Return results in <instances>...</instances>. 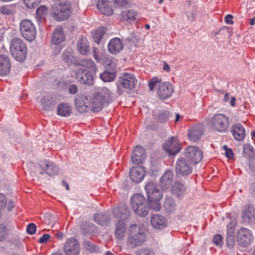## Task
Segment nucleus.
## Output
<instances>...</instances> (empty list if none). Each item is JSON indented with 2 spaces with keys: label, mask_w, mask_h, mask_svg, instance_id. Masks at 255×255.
<instances>
[{
  "label": "nucleus",
  "mask_w": 255,
  "mask_h": 255,
  "mask_svg": "<svg viewBox=\"0 0 255 255\" xmlns=\"http://www.w3.org/2000/svg\"><path fill=\"white\" fill-rule=\"evenodd\" d=\"M113 212L115 217L120 220V221L116 225V237L119 240H122L126 232V225L124 221L129 217L130 215V210L126 205H122L114 209Z\"/></svg>",
  "instance_id": "nucleus-1"
},
{
  "label": "nucleus",
  "mask_w": 255,
  "mask_h": 255,
  "mask_svg": "<svg viewBox=\"0 0 255 255\" xmlns=\"http://www.w3.org/2000/svg\"><path fill=\"white\" fill-rule=\"evenodd\" d=\"M145 240V235L143 229L137 225H132L129 228V234L127 241V246L129 248H134L141 246Z\"/></svg>",
  "instance_id": "nucleus-2"
},
{
  "label": "nucleus",
  "mask_w": 255,
  "mask_h": 255,
  "mask_svg": "<svg viewBox=\"0 0 255 255\" xmlns=\"http://www.w3.org/2000/svg\"><path fill=\"white\" fill-rule=\"evenodd\" d=\"M158 86L157 91L158 96L161 100H165L170 97L174 92L172 85L169 82L160 81L157 78H152L149 83V87L150 91Z\"/></svg>",
  "instance_id": "nucleus-3"
},
{
  "label": "nucleus",
  "mask_w": 255,
  "mask_h": 255,
  "mask_svg": "<svg viewBox=\"0 0 255 255\" xmlns=\"http://www.w3.org/2000/svg\"><path fill=\"white\" fill-rule=\"evenodd\" d=\"M130 205L134 212L141 217H145L149 213V207L145 197L135 194L130 198Z\"/></svg>",
  "instance_id": "nucleus-4"
},
{
  "label": "nucleus",
  "mask_w": 255,
  "mask_h": 255,
  "mask_svg": "<svg viewBox=\"0 0 255 255\" xmlns=\"http://www.w3.org/2000/svg\"><path fill=\"white\" fill-rule=\"evenodd\" d=\"M10 51L14 58L18 61H23L26 57V45L20 38H14L11 40L10 44Z\"/></svg>",
  "instance_id": "nucleus-5"
},
{
  "label": "nucleus",
  "mask_w": 255,
  "mask_h": 255,
  "mask_svg": "<svg viewBox=\"0 0 255 255\" xmlns=\"http://www.w3.org/2000/svg\"><path fill=\"white\" fill-rule=\"evenodd\" d=\"M19 31L22 36L31 42L36 37V29L32 21L28 19H23L19 24Z\"/></svg>",
  "instance_id": "nucleus-6"
},
{
  "label": "nucleus",
  "mask_w": 255,
  "mask_h": 255,
  "mask_svg": "<svg viewBox=\"0 0 255 255\" xmlns=\"http://www.w3.org/2000/svg\"><path fill=\"white\" fill-rule=\"evenodd\" d=\"M210 123L213 130L220 133L226 132L230 125L229 118L223 114L214 115Z\"/></svg>",
  "instance_id": "nucleus-7"
},
{
  "label": "nucleus",
  "mask_w": 255,
  "mask_h": 255,
  "mask_svg": "<svg viewBox=\"0 0 255 255\" xmlns=\"http://www.w3.org/2000/svg\"><path fill=\"white\" fill-rule=\"evenodd\" d=\"M89 108L94 112H98L102 110L106 101V93L104 92L96 93L91 97H89Z\"/></svg>",
  "instance_id": "nucleus-8"
},
{
  "label": "nucleus",
  "mask_w": 255,
  "mask_h": 255,
  "mask_svg": "<svg viewBox=\"0 0 255 255\" xmlns=\"http://www.w3.org/2000/svg\"><path fill=\"white\" fill-rule=\"evenodd\" d=\"M72 72L80 83L88 85H93L94 82L93 73L87 71L82 67H75Z\"/></svg>",
  "instance_id": "nucleus-9"
},
{
  "label": "nucleus",
  "mask_w": 255,
  "mask_h": 255,
  "mask_svg": "<svg viewBox=\"0 0 255 255\" xmlns=\"http://www.w3.org/2000/svg\"><path fill=\"white\" fill-rule=\"evenodd\" d=\"M136 83L137 80L133 74L125 73L119 78L117 84L118 91H120V88L132 90L135 88Z\"/></svg>",
  "instance_id": "nucleus-10"
},
{
  "label": "nucleus",
  "mask_w": 255,
  "mask_h": 255,
  "mask_svg": "<svg viewBox=\"0 0 255 255\" xmlns=\"http://www.w3.org/2000/svg\"><path fill=\"white\" fill-rule=\"evenodd\" d=\"M254 239L252 232L250 229L242 227L238 231L237 239L241 246H249L253 243Z\"/></svg>",
  "instance_id": "nucleus-11"
},
{
  "label": "nucleus",
  "mask_w": 255,
  "mask_h": 255,
  "mask_svg": "<svg viewBox=\"0 0 255 255\" xmlns=\"http://www.w3.org/2000/svg\"><path fill=\"white\" fill-rule=\"evenodd\" d=\"M63 251L66 255H79L80 244L75 238H69L66 240L64 244Z\"/></svg>",
  "instance_id": "nucleus-12"
},
{
  "label": "nucleus",
  "mask_w": 255,
  "mask_h": 255,
  "mask_svg": "<svg viewBox=\"0 0 255 255\" xmlns=\"http://www.w3.org/2000/svg\"><path fill=\"white\" fill-rule=\"evenodd\" d=\"M175 169L177 174L182 176L188 175L192 172L191 162L184 158L177 159Z\"/></svg>",
  "instance_id": "nucleus-13"
},
{
  "label": "nucleus",
  "mask_w": 255,
  "mask_h": 255,
  "mask_svg": "<svg viewBox=\"0 0 255 255\" xmlns=\"http://www.w3.org/2000/svg\"><path fill=\"white\" fill-rule=\"evenodd\" d=\"M71 6L69 2L61 3L56 10H53L52 12L54 18L58 21L65 20L70 15Z\"/></svg>",
  "instance_id": "nucleus-14"
},
{
  "label": "nucleus",
  "mask_w": 255,
  "mask_h": 255,
  "mask_svg": "<svg viewBox=\"0 0 255 255\" xmlns=\"http://www.w3.org/2000/svg\"><path fill=\"white\" fill-rule=\"evenodd\" d=\"M163 148L169 155H174L180 150L181 146L177 138L171 136L165 141Z\"/></svg>",
  "instance_id": "nucleus-15"
},
{
  "label": "nucleus",
  "mask_w": 255,
  "mask_h": 255,
  "mask_svg": "<svg viewBox=\"0 0 255 255\" xmlns=\"http://www.w3.org/2000/svg\"><path fill=\"white\" fill-rule=\"evenodd\" d=\"M148 200L161 199L162 192L158 188L157 185L153 182H148L145 186Z\"/></svg>",
  "instance_id": "nucleus-16"
},
{
  "label": "nucleus",
  "mask_w": 255,
  "mask_h": 255,
  "mask_svg": "<svg viewBox=\"0 0 255 255\" xmlns=\"http://www.w3.org/2000/svg\"><path fill=\"white\" fill-rule=\"evenodd\" d=\"M39 165L42 170L41 174L46 173L50 176L57 175L59 172V168L56 165L49 160H43L39 162Z\"/></svg>",
  "instance_id": "nucleus-17"
},
{
  "label": "nucleus",
  "mask_w": 255,
  "mask_h": 255,
  "mask_svg": "<svg viewBox=\"0 0 255 255\" xmlns=\"http://www.w3.org/2000/svg\"><path fill=\"white\" fill-rule=\"evenodd\" d=\"M185 154L188 160H190L191 162L195 164L199 163L203 157L202 151L194 146H188Z\"/></svg>",
  "instance_id": "nucleus-18"
},
{
  "label": "nucleus",
  "mask_w": 255,
  "mask_h": 255,
  "mask_svg": "<svg viewBox=\"0 0 255 255\" xmlns=\"http://www.w3.org/2000/svg\"><path fill=\"white\" fill-rule=\"evenodd\" d=\"M243 221L245 223L255 222V209L250 205H246L243 208L241 213Z\"/></svg>",
  "instance_id": "nucleus-19"
},
{
  "label": "nucleus",
  "mask_w": 255,
  "mask_h": 255,
  "mask_svg": "<svg viewBox=\"0 0 255 255\" xmlns=\"http://www.w3.org/2000/svg\"><path fill=\"white\" fill-rule=\"evenodd\" d=\"M145 175V168L143 166H136L131 168L129 172V177L134 182L139 183L142 181Z\"/></svg>",
  "instance_id": "nucleus-20"
},
{
  "label": "nucleus",
  "mask_w": 255,
  "mask_h": 255,
  "mask_svg": "<svg viewBox=\"0 0 255 255\" xmlns=\"http://www.w3.org/2000/svg\"><path fill=\"white\" fill-rule=\"evenodd\" d=\"M124 48V44L120 38L115 37L110 40L108 45L109 52L112 54H117Z\"/></svg>",
  "instance_id": "nucleus-21"
},
{
  "label": "nucleus",
  "mask_w": 255,
  "mask_h": 255,
  "mask_svg": "<svg viewBox=\"0 0 255 255\" xmlns=\"http://www.w3.org/2000/svg\"><path fill=\"white\" fill-rule=\"evenodd\" d=\"M145 150L142 146H136L131 156V160L135 164H140L145 157Z\"/></svg>",
  "instance_id": "nucleus-22"
},
{
  "label": "nucleus",
  "mask_w": 255,
  "mask_h": 255,
  "mask_svg": "<svg viewBox=\"0 0 255 255\" xmlns=\"http://www.w3.org/2000/svg\"><path fill=\"white\" fill-rule=\"evenodd\" d=\"M231 133L234 138L237 141L243 140L246 136L245 128L240 124H235L232 126Z\"/></svg>",
  "instance_id": "nucleus-23"
},
{
  "label": "nucleus",
  "mask_w": 255,
  "mask_h": 255,
  "mask_svg": "<svg viewBox=\"0 0 255 255\" xmlns=\"http://www.w3.org/2000/svg\"><path fill=\"white\" fill-rule=\"evenodd\" d=\"M97 7L100 12L105 15H111L113 13L111 2L108 0H98Z\"/></svg>",
  "instance_id": "nucleus-24"
},
{
  "label": "nucleus",
  "mask_w": 255,
  "mask_h": 255,
  "mask_svg": "<svg viewBox=\"0 0 255 255\" xmlns=\"http://www.w3.org/2000/svg\"><path fill=\"white\" fill-rule=\"evenodd\" d=\"M11 64L9 57L5 55H0V76L7 75L10 70Z\"/></svg>",
  "instance_id": "nucleus-25"
},
{
  "label": "nucleus",
  "mask_w": 255,
  "mask_h": 255,
  "mask_svg": "<svg viewBox=\"0 0 255 255\" xmlns=\"http://www.w3.org/2000/svg\"><path fill=\"white\" fill-rule=\"evenodd\" d=\"M85 101H88V98L84 95L78 96L75 99L76 108L81 113L86 112L89 108V103Z\"/></svg>",
  "instance_id": "nucleus-26"
},
{
  "label": "nucleus",
  "mask_w": 255,
  "mask_h": 255,
  "mask_svg": "<svg viewBox=\"0 0 255 255\" xmlns=\"http://www.w3.org/2000/svg\"><path fill=\"white\" fill-rule=\"evenodd\" d=\"M151 224L155 229H163L167 225V222L165 218L158 214L152 215L151 219Z\"/></svg>",
  "instance_id": "nucleus-27"
},
{
  "label": "nucleus",
  "mask_w": 255,
  "mask_h": 255,
  "mask_svg": "<svg viewBox=\"0 0 255 255\" xmlns=\"http://www.w3.org/2000/svg\"><path fill=\"white\" fill-rule=\"evenodd\" d=\"M202 128L200 125H196L193 127L189 131V139L192 141H197L202 135Z\"/></svg>",
  "instance_id": "nucleus-28"
},
{
  "label": "nucleus",
  "mask_w": 255,
  "mask_h": 255,
  "mask_svg": "<svg viewBox=\"0 0 255 255\" xmlns=\"http://www.w3.org/2000/svg\"><path fill=\"white\" fill-rule=\"evenodd\" d=\"M79 52L82 55H86L89 52V43L86 38L80 37L77 42Z\"/></svg>",
  "instance_id": "nucleus-29"
},
{
  "label": "nucleus",
  "mask_w": 255,
  "mask_h": 255,
  "mask_svg": "<svg viewBox=\"0 0 255 255\" xmlns=\"http://www.w3.org/2000/svg\"><path fill=\"white\" fill-rule=\"evenodd\" d=\"M65 40V36L61 27H57L54 31L51 38L53 45H58Z\"/></svg>",
  "instance_id": "nucleus-30"
},
{
  "label": "nucleus",
  "mask_w": 255,
  "mask_h": 255,
  "mask_svg": "<svg viewBox=\"0 0 255 255\" xmlns=\"http://www.w3.org/2000/svg\"><path fill=\"white\" fill-rule=\"evenodd\" d=\"M187 188L181 182H175L172 187V193L177 197L182 196L186 193Z\"/></svg>",
  "instance_id": "nucleus-31"
},
{
  "label": "nucleus",
  "mask_w": 255,
  "mask_h": 255,
  "mask_svg": "<svg viewBox=\"0 0 255 255\" xmlns=\"http://www.w3.org/2000/svg\"><path fill=\"white\" fill-rule=\"evenodd\" d=\"M71 113V107L69 104L63 103L59 105L57 108V115L63 117H69Z\"/></svg>",
  "instance_id": "nucleus-32"
},
{
  "label": "nucleus",
  "mask_w": 255,
  "mask_h": 255,
  "mask_svg": "<svg viewBox=\"0 0 255 255\" xmlns=\"http://www.w3.org/2000/svg\"><path fill=\"white\" fill-rule=\"evenodd\" d=\"M94 220L98 224L104 226L108 224L110 221V217L106 214L97 213L94 215Z\"/></svg>",
  "instance_id": "nucleus-33"
},
{
  "label": "nucleus",
  "mask_w": 255,
  "mask_h": 255,
  "mask_svg": "<svg viewBox=\"0 0 255 255\" xmlns=\"http://www.w3.org/2000/svg\"><path fill=\"white\" fill-rule=\"evenodd\" d=\"M173 174L171 171L167 170L161 176L160 178V182L161 186L165 188L166 186L170 185L172 181Z\"/></svg>",
  "instance_id": "nucleus-34"
},
{
  "label": "nucleus",
  "mask_w": 255,
  "mask_h": 255,
  "mask_svg": "<svg viewBox=\"0 0 255 255\" xmlns=\"http://www.w3.org/2000/svg\"><path fill=\"white\" fill-rule=\"evenodd\" d=\"M100 79L105 82H110L113 81L116 78L115 71H105L100 75Z\"/></svg>",
  "instance_id": "nucleus-35"
},
{
  "label": "nucleus",
  "mask_w": 255,
  "mask_h": 255,
  "mask_svg": "<svg viewBox=\"0 0 255 255\" xmlns=\"http://www.w3.org/2000/svg\"><path fill=\"white\" fill-rule=\"evenodd\" d=\"M106 32V29L104 27H101L96 29L93 33L94 41L98 44L99 43Z\"/></svg>",
  "instance_id": "nucleus-36"
},
{
  "label": "nucleus",
  "mask_w": 255,
  "mask_h": 255,
  "mask_svg": "<svg viewBox=\"0 0 255 255\" xmlns=\"http://www.w3.org/2000/svg\"><path fill=\"white\" fill-rule=\"evenodd\" d=\"M82 66L85 70L94 74L96 71V66L93 61L91 60H84ZM80 67H81V66Z\"/></svg>",
  "instance_id": "nucleus-37"
},
{
  "label": "nucleus",
  "mask_w": 255,
  "mask_h": 255,
  "mask_svg": "<svg viewBox=\"0 0 255 255\" xmlns=\"http://www.w3.org/2000/svg\"><path fill=\"white\" fill-rule=\"evenodd\" d=\"M102 62L104 64L108 66L112 69H115L117 66L116 59L111 56H103Z\"/></svg>",
  "instance_id": "nucleus-38"
},
{
  "label": "nucleus",
  "mask_w": 255,
  "mask_h": 255,
  "mask_svg": "<svg viewBox=\"0 0 255 255\" xmlns=\"http://www.w3.org/2000/svg\"><path fill=\"white\" fill-rule=\"evenodd\" d=\"M136 13L133 10H126L122 12L121 16L123 20L135 19Z\"/></svg>",
  "instance_id": "nucleus-39"
},
{
  "label": "nucleus",
  "mask_w": 255,
  "mask_h": 255,
  "mask_svg": "<svg viewBox=\"0 0 255 255\" xmlns=\"http://www.w3.org/2000/svg\"><path fill=\"white\" fill-rule=\"evenodd\" d=\"M41 105L45 110H48L54 105L53 98L50 96L44 97L42 100Z\"/></svg>",
  "instance_id": "nucleus-40"
},
{
  "label": "nucleus",
  "mask_w": 255,
  "mask_h": 255,
  "mask_svg": "<svg viewBox=\"0 0 255 255\" xmlns=\"http://www.w3.org/2000/svg\"><path fill=\"white\" fill-rule=\"evenodd\" d=\"M164 207L167 212H172L175 209V207L174 201L171 198L166 199L164 204Z\"/></svg>",
  "instance_id": "nucleus-41"
},
{
  "label": "nucleus",
  "mask_w": 255,
  "mask_h": 255,
  "mask_svg": "<svg viewBox=\"0 0 255 255\" xmlns=\"http://www.w3.org/2000/svg\"><path fill=\"white\" fill-rule=\"evenodd\" d=\"M160 200L161 199L148 200L149 208L155 211H159L161 208V205L159 203Z\"/></svg>",
  "instance_id": "nucleus-42"
},
{
  "label": "nucleus",
  "mask_w": 255,
  "mask_h": 255,
  "mask_svg": "<svg viewBox=\"0 0 255 255\" xmlns=\"http://www.w3.org/2000/svg\"><path fill=\"white\" fill-rule=\"evenodd\" d=\"M47 13V8L43 5L39 6L36 11L37 17L40 20H41L44 17L45 15Z\"/></svg>",
  "instance_id": "nucleus-43"
},
{
  "label": "nucleus",
  "mask_w": 255,
  "mask_h": 255,
  "mask_svg": "<svg viewBox=\"0 0 255 255\" xmlns=\"http://www.w3.org/2000/svg\"><path fill=\"white\" fill-rule=\"evenodd\" d=\"M0 11L5 15L13 14L15 12V7L12 5H5L0 8Z\"/></svg>",
  "instance_id": "nucleus-44"
},
{
  "label": "nucleus",
  "mask_w": 255,
  "mask_h": 255,
  "mask_svg": "<svg viewBox=\"0 0 255 255\" xmlns=\"http://www.w3.org/2000/svg\"><path fill=\"white\" fill-rule=\"evenodd\" d=\"M40 1L41 0H23L24 4L29 8H32L37 6Z\"/></svg>",
  "instance_id": "nucleus-45"
},
{
  "label": "nucleus",
  "mask_w": 255,
  "mask_h": 255,
  "mask_svg": "<svg viewBox=\"0 0 255 255\" xmlns=\"http://www.w3.org/2000/svg\"><path fill=\"white\" fill-rule=\"evenodd\" d=\"M227 246L230 249H232L235 245L234 234H227Z\"/></svg>",
  "instance_id": "nucleus-46"
},
{
  "label": "nucleus",
  "mask_w": 255,
  "mask_h": 255,
  "mask_svg": "<svg viewBox=\"0 0 255 255\" xmlns=\"http://www.w3.org/2000/svg\"><path fill=\"white\" fill-rule=\"evenodd\" d=\"M237 224V221L236 219L231 220L227 226V234H234L235 228Z\"/></svg>",
  "instance_id": "nucleus-47"
},
{
  "label": "nucleus",
  "mask_w": 255,
  "mask_h": 255,
  "mask_svg": "<svg viewBox=\"0 0 255 255\" xmlns=\"http://www.w3.org/2000/svg\"><path fill=\"white\" fill-rule=\"evenodd\" d=\"M7 235V229L4 225H0V241L4 240Z\"/></svg>",
  "instance_id": "nucleus-48"
},
{
  "label": "nucleus",
  "mask_w": 255,
  "mask_h": 255,
  "mask_svg": "<svg viewBox=\"0 0 255 255\" xmlns=\"http://www.w3.org/2000/svg\"><path fill=\"white\" fill-rule=\"evenodd\" d=\"M244 152L249 154V156L255 155V150L253 146L250 144H246L244 147Z\"/></svg>",
  "instance_id": "nucleus-49"
},
{
  "label": "nucleus",
  "mask_w": 255,
  "mask_h": 255,
  "mask_svg": "<svg viewBox=\"0 0 255 255\" xmlns=\"http://www.w3.org/2000/svg\"><path fill=\"white\" fill-rule=\"evenodd\" d=\"M170 116V113L168 111H163L158 115V119L161 123L166 122Z\"/></svg>",
  "instance_id": "nucleus-50"
},
{
  "label": "nucleus",
  "mask_w": 255,
  "mask_h": 255,
  "mask_svg": "<svg viewBox=\"0 0 255 255\" xmlns=\"http://www.w3.org/2000/svg\"><path fill=\"white\" fill-rule=\"evenodd\" d=\"M114 7H122L128 4V0H112Z\"/></svg>",
  "instance_id": "nucleus-51"
},
{
  "label": "nucleus",
  "mask_w": 255,
  "mask_h": 255,
  "mask_svg": "<svg viewBox=\"0 0 255 255\" xmlns=\"http://www.w3.org/2000/svg\"><path fill=\"white\" fill-rule=\"evenodd\" d=\"M213 241L215 245L221 247L223 244V238L220 235L217 234L214 236Z\"/></svg>",
  "instance_id": "nucleus-52"
},
{
  "label": "nucleus",
  "mask_w": 255,
  "mask_h": 255,
  "mask_svg": "<svg viewBox=\"0 0 255 255\" xmlns=\"http://www.w3.org/2000/svg\"><path fill=\"white\" fill-rule=\"evenodd\" d=\"M93 56L95 58V59L98 62H99V63H102V59H103V56H104V55H101L100 56H98V49L96 48V47H94L93 48Z\"/></svg>",
  "instance_id": "nucleus-53"
},
{
  "label": "nucleus",
  "mask_w": 255,
  "mask_h": 255,
  "mask_svg": "<svg viewBox=\"0 0 255 255\" xmlns=\"http://www.w3.org/2000/svg\"><path fill=\"white\" fill-rule=\"evenodd\" d=\"M36 230V226L33 223H30L28 225L26 231L29 235H33L35 234Z\"/></svg>",
  "instance_id": "nucleus-54"
},
{
  "label": "nucleus",
  "mask_w": 255,
  "mask_h": 255,
  "mask_svg": "<svg viewBox=\"0 0 255 255\" xmlns=\"http://www.w3.org/2000/svg\"><path fill=\"white\" fill-rule=\"evenodd\" d=\"M73 55L71 53H67V52H65L64 54H63V59L64 61L68 63H71L73 61Z\"/></svg>",
  "instance_id": "nucleus-55"
},
{
  "label": "nucleus",
  "mask_w": 255,
  "mask_h": 255,
  "mask_svg": "<svg viewBox=\"0 0 255 255\" xmlns=\"http://www.w3.org/2000/svg\"><path fill=\"white\" fill-rule=\"evenodd\" d=\"M223 148L225 150V154L226 156L229 159L233 158L234 157V154L232 150L230 148H228L226 145H224Z\"/></svg>",
  "instance_id": "nucleus-56"
},
{
  "label": "nucleus",
  "mask_w": 255,
  "mask_h": 255,
  "mask_svg": "<svg viewBox=\"0 0 255 255\" xmlns=\"http://www.w3.org/2000/svg\"><path fill=\"white\" fill-rule=\"evenodd\" d=\"M6 200L3 194L0 193V210L5 207Z\"/></svg>",
  "instance_id": "nucleus-57"
},
{
  "label": "nucleus",
  "mask_w": 255,
  "mask_h": 255,
  "mask_svg": "<svg viewBox=\"0 0 255 255\" xmlns=\"http://www.w3.org/2000/svg\"><path fill=\"white\" fill-rule=\"evenodd\" d=\"M78 91V87L76 85H71L69 87V93L71 94H75Z\"/></svg>",
  "instance_id": "nucleus-58"
},
{
  "label": "nucleus",
  "mask_w": 255,
  "mask_h": 255,
  "mask_svg": "<svg viewBox=\"0 0 255 255\" xmlns=\"http://www.w3.org/2000/svg\"><path fill=\"white\" fill-rule=\"evenodd\" d=\"M49 238L50 235L47 234H43L42 237L40 238L39 242L42 244L45 243Z\"/></svg>",
  "instance_id": "nucleus-59"
},
{
  "label": "nucleus",
  "mask_w": 255,
  "mask_h": 255,
  "mask_svg": "<svg viewBox=\"0 0 255 255\" xmlns=\"http://www.w3.org/2000/svg\"><path fill=\"white\" fill-rule=\"evenodd\" d=\"M85 246L86 248L91 252H94L96 251V247L92 245L89 242H85Z\"/></svg>",
  "instance_id": "nucleus-60"
},
{
  "label": "nucleus",
  "mask_w": 255,
  "mask_h": 255,
  "mask_svg": "<svg viewBox=\"0 0 255 255\" xmlns=\"http://www.w3.org/2000/svg\"><path fill=\"white\" fill-rule=\"evenodd\" d=\"M141 255H155L153 251L148 249H143L141 250Z\"/></svg>",
  "instance_id": "nucleus-61"
},
{
  "label": "nucleus",
  "mask_w": 255,
  "mask_h": 255,
  "mask_svg": "<svg viewBox=\"0 0 255 255\" xmlns=\"http://www.w3.org/2000/svg\"><path fill=\"white\" fill-rule=\"evenodd\" d=\"M233 16L231 14H228L225 17V22L227 24H232L234 22L233 21Z\"/></svg>",
  "instance_id": "nucleus-62"
},
{
  "label": "nucleus",
  "mask_w": 255,
  "mask_h": 255,
  "mask_svg": "<svg viewBox=\"0 0 255 255\" xmlns=\"http://www.w3.org/2000/svg\"><path fill=\"white\" fill-rule=\"evenodd\" d=\"M55 45V46H54V47H53V48L54 49L53 51V54H55V55H57V54H58L60 52L62 48L59 45Z\"/></svg>",
  "instance_id": "nucleus-63"
},
{
  "label": "nucleus",
  "mask_w": 255,
  "mask_h": 255,
  "mask_svg": "<svg viewBox=\"0 0 255 255\" xmlns=\"http://www.w3.org/2000/svg\"><path fill=\"white\" fill-rule=\"evenodd\" d=\"M163 69L167 72H169L170 71V68L166 62L164 63Z\"/></svg>",
  "instance_id": "nucleus-64"
}]
</instances>
